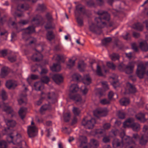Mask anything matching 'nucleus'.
Masks as SVG:
<instances>
[{
  "instance_id": "obj_62",
  "label": "nucleus",
  "mask_w": 148,
  "mask_h": 148,
  "mask_svg": "<svg viewBox=\"0 0 148 148\" xmlns=\"http://www.w3.org/2000/svg\"><path fill=\"white\" fill-rule=\"evenodd\" d=\"M114 93L112 91H110L108 94V99H109L110 101L112 99L113 96L114 95Z\"/></svg>"
},
{
  "instance_id": "obj_27",
  "label": "nucleus",
  "mask_w": 148,
  "mask_h": 148,
  "mask_svg": "<svg viewBox=\"0 0 148 148\" xmlns=\"http://www.w3.org/2000/svg\"><path fill=\"white\" fill-rule=\"evenodd\" d=\"M5 121L6 125L8 126L13 127L15 126L16 124V121L13 120L5 119Z\"/></svg>"
},
{
  "instance_id": "obj_4",
  "label": "nucleus",
  "mask_w": 148,
  "mask_h": 148,
  "mask_svg": "<svg viewBox=\"0 0 148 148\" xmlns=\"http://www.w3.org/2000/svg\"><path fill=\"white\" fill-rule=\"evenodd\" d=\"M134 119L133 118H128L123 123L124 127L125 128L130 125L134 131H138L140 128V125L137 123H134Z\"/></svg>"
},
{
  "instance_id": "obj_14",
  "label": "nucleus",
  "mask_w": 148,
  "mask_h": 148,
  "mask_svg": "<svg viewBox=\"0 0 148 148\" xmlns=\"http://www.w3.org/2000/svg\"><path fill=\"white\" fill-rule=\"evenodd\" d=\"M53 80L57 84H59L63 81V78L61 75H54L52 77Z\"/></svg>"
},
{
  "instance_id": "obj_58",
  "label": "nucleus",
  "mask_w": 148,
  "mask_h": 148,
  "mask_svg": "<svg viewBox=\"0 0 148 148\" xmlns=\"http://www.w3.org/2000/svg\"><path fill=\"white\" fill-rule=\"evenodd\" d=\"M73 78L74 79L78 81L81 77V76L78 74H74L72 76Z\"/></svg>"
},
{
  "instance_id": "obj_10",
  "label": "nucleus",
  "mask_w": 148,
  "mask_h": 148,
  "mask_svg": "<svg viewBox=\"0 0 148 148\" xmlns=\"http://www.w3.org/2000/svg\"><path fill=\"white\" fill-rule=\"evenodd\" d=\"M135 64V62H130L128 65H126L124 71L126 73L130 74L133 72Z\"/></svg>"
},
{
  "instance_id": "obj_60",
  "label": "nucleus",
  "mask_w": 148,
  "mask_h": 148,
  "mask_svg": "<svg viewBox=\"0 0 148 148\" xmlns=\"http://www.w3.org/2000/svg\"><path fill=\"white\" fill-rule=\"evenodd\" d=\"M125 114L121 111H119L118 115L119 118L121 119H123L125 117Z\"/></svg>"
},
{
  "instance_id": "obj_7",
  "label": "nucleus",
  "mask_w": 148,
  "mask_h": 148,
  "mask_svg": "<svg viewBox=\"0 0 148 148\" xmlns=\"http://www.w3.org/2000/svg\"><path fill=\"white\" fill-rule=\"evenodd\" d=\"M47 101L48 104H47V110H50L51 109V104L56 101V96L54 92L48 93L47 95Z\"/></svg>"
},
{
  "instance_id": "obj_51",
  "label": "nucleus",
  "mask_w": 148,
  "mask_h": 148,
  "mask_svg": "<svg viewBox=\"0 0 148 148\" xmlns=\"http://www.w3.org/2000/svg\"><path fill=\"white\" fill-rule=\"evenodd\" d=\"M1 95L3 100H5L7 99V96L5 90L3 89L1 91Z\"/></svg>"
},
{
  "instance_id": "obj_39",
  "label": "nucleus",
  "mask_w": 148,
  "mask_h": 148,
  "mask_svg": "<svg viewBox=\"0 0 148 148\" xmlns=\"http://www.w3.org/2000/svg\"><path fill=\"white\" fill-rule=\"evenodd\" d=\"M96 72L97 75L99 76H103V74L102 72L101 68L98 64L97 65Z\"/></svg>"
},
{
  "instance_id": "obj_55",
  "label": "nucleus",
  "mask_w": 148,
  "mask_h": 148,
  "mask_svg": "<svg viewBox=\"0 0 148 148\" xmlns=\"http://www.w3.org/2000/svg\"><path fill=\"white\" fill-rule=\"evenodd\" d=\"M107 66L112 70H114L115 69L116 66L113 63L110 62L107 63Z\"/></svg>"
},
{
  "instance_id": "obj_29",
  "label": "nucleus",
  "mask_w": 148,
  "mask_h": 148,
  "mask_svg": "<svg viewBox=\"0 0 148 148\" xmlns=\"http://www.w3.org/2000/svg\"><path fill=\"white\" fill-rule=\"evenodd\" d=\"M27 109L25 108H21L19 111V114L21 119H23L25 116Z\"/></svg>"
},
{
  "instance_id": "obj_46",
  "label": "nucleus",
  "mask_w": 148,
  "mask_h": 148,
  "mask_svg": "<svg viewBox=\"0 0 148 148\" xmlns=\"http://www.w3.org/2000/svg\"><path fill=\"white\" fill-rule=\"evenodd\" d=\"M71 114L70 113H67L65 114L64 116V120L65 122H68L70 119Z\"/></svg>"
},
{
  "instance_id": "obj_56",
  "label": "nucleus",
  "mask_w": 148,
  "mask_h": 148,
  "mask_svg": "<svg viewBox=\"0 0 148 148\" xmlns=\"http://www.w3.org/2000/svg\"><path fill=\"white\" fill-rule=\"evenodd\" d=\"M6 143L4 141H0V148H7Z\"/></svg>"
},
{
  "instance_id": "obj_44",
  "label": "nucleus",
  "mask_w": 148,
  "mask_h": 148,
  "mask_svg": "<svg viewBox=\"0 0 148 148\" xmlns=\"http://www.w3.org/2000/svg\"><path fill=\"white\" fill-rule=\"evenodd\" d=\"M75 64V60H72L71 59H69V63L67 64V67L69 69H71L73 66Z\"/></svg>"
},
{
  "instance_id": "obj_37",
  "label": "nucleus",
  "mask_w": 148,
  "mask_h": 148,
  "mask_svg": "<svg viewBox=\"0 0 148 148\" xmlns=\"http://www.w3.org/2000/svg\"><path fill=\"white\" fill-rule=\"evenodd\" d=\"M3 110L8 114H12L13 110L12 108L9 106H5L4 107Z\"/></svg>"
},
{
  "instance_id": "obj_61",
  "label": "nucleus",
  "mask_w": 148,
  "mask_h": 148,
  "mask_svg": "<svg viewBox=\"0 0 148 148\" xmlns=\"http://www.w3.org/2000/svg\"><path fill=\"white\" fill-rule=\"evenodd\" d=\"M101 84L105 90H107L109 89L108 85L107 84V82H101Z\"/></svg>"
},
{
  "instance_id": "obj_40",
  "label": "nucleus",
  "mask_w": 148,
  "mask_h": 148,
  "mask_svg": "<svg viewBox=\"0 0 148 148\" xmlns=\"http://www.w3.org/2000/svg\"><path fill=\"white\" fill-rule=\"evenodd\" d=\"M112 79H113V82L112 83V85L113 87L115 88L118 85V77L116 76L114 77H112Z\"/></svg>"
},
{
  "instance_id": "obj_15",
  "label": "nucleus",
  "mask_w": 148,
  "mask_h": 148,
  "mask_svg": "<svg viewBox=\"0 0 148 148\" xmlns=\"http://www.w3.org/2000/svg\"><path fill=\"white\" fill-rule=\"evenodd\" d=\"M40 74L41 76V81L43 83L46 84V69L41 67V71Z\"/></svg>"
},
{
  "instance_id": "obj_38",
  "label": "nucleus",
  "mask_w": 148,
  "mask_h": 148,
  "mask_svg": "<svg viewBox=\"0 0 148 148\" xmlns=\"http://www.w3.org/2000/svg\"><path fill=\"white\" fill-rule=\"evenodd\" d=\"M26 95L25 94L24 95L21 94L20 95V99L18 100V102L20 104H21L26 100Z\"/></svg>"
},
{
  "instance_id": "obj_12",
  "label": "nucleus",
  "mask_w": 148,
  "mask_h": 148,
  "mask_svg": "<svg viewBox=\"0 0 148 148\" xmlns=\"http://www.w3.org/2000/svg\"><path fill=\"white\" fill-rule=\"evenodd\" d=\"M53 29H47V40L51 42L55 38L56 35L54 33Z\"/></svg>"
},
{
  "instance_id": "obj_11",
  "label": "nucleus",
  "mask_w": 148,
  "mask_h": 148,
  "mask_svg": "<svg viewBox=\"0 0 148 148\" xmlns=\"http://www.w3.org/2000/svg\"><path fill=\"white\" fill-rule=\"evenodd\" d=\"M112 145L114 148H122L123 143L122 140L116 138L112 142Z\"/></svg>"
},
{
  "instance_id": "obj_22",
  "label": "nucleus",
  "mask_w": 148,
  "mask_h": 148,
  "mask_svg": "<svg viewBox=\"0 0 148 148\" xmlns=\"http://www.w3.org/2000/svg\"><path fill=\"white\" fill-rule=\"evenodd\" d=\"M76 12L79 13L84 14L85 13V10L84 6L81 5H79L76 6L75 15H76Z\"/></svg>"
},
{
  "instance_id": "obj_36",
  "label": "nucleus",
  "mask_w": 148,
  "mask_h": 148,
  "mask_svg": "<svg viewBox=\"0 0 148 148\" xmlns=\"http://www.w3.org/2000/svg\"><path fill=\"white\" fill-rule=\"evenodd\" d=\"M100 103L102 105H109L111 101L108 99L103 98L101 99Z\"/></svg>"
},
{
  "instance_id": "obj_3",
  "label": "nucleus",
  "mask_w": 148,
  "mask_h": 148,
  "mask_svg": "<svg viewBox=\"0 0 148 148\" xmlns=\"http://www.w3.org/2000/svg\"><path fill=\"white\" fill-rule=\"evenodd\" d=\"M25 32L23 34V38L25 41L29 40V44H32L35 43L36 40V39L32 37H29L27 39H25V37L26 36L27 34H31L35 32V28L33 26H29L25 29Z\"/></svg>"
},
{
  "instance_id": "obj_20",
  "label": "nucleus",
  "mask_w": 148,
  "mask_h": 148,
  "mask_svg": "<svg viewBox=\"0 0 148 148\" xmlns=\"http://www.w3.org/2000/svg\"><path fill=\"white\" fill-rule=\"evenodd\" d=\"M79 140L81 141L80 145L79 147H83V148H88L87 146L85 145L87 143L86 138L85 136H81L80 137Z\"/></svg>"
},
{
  "instance_id": "obj_25",
  "label": "nucleus",
  "mask_w": 148,
  "mask_h": 148,
  "mask_svg": "<svg viewBox=\"0 0 148 148\" xmlns=\"http://www.w3.org/2000/svg\"><path fill=\"white\" fill-rule=\"evenodd\" d=\"M50 69L53 71L59 72L61 70V66L59 63H54L50 67Z\"/></svg>"
},
{
  "instance_id": "obj_57",
  "label": "nucleus",
  "mask_w": 148,
  "mask_h": 148,
  "mask_svg": "<svg viewBox=\"0 0 148 148\" xmlns=\"http://www.w3.org/2000/svg\"><path fill=\"white\" fill-rule=\"evenodd\" d=\"M114 43L116 46L118 48H120L122 44L121 42L117 39H115Z\"/></svg>"
},
{
  "instance_id": "obj_2",
  "label": "nucleus",
  "mask_w": 148,
  "mask_h": 148,
  "mask_svg": "<svg viewBox=\"0 0 148 148\" xmlns=\"http://www.w3.org/2000/svg\"><path fill=\"white\" fill-rule=\"evenodd\" d=\"M136 74L140 79L143 78L145 74L148 76V62L145 65L142 64L138 65Z\"/></svg>"
},
{
  "instance_id": "obj_54",
  "label": "nucleus",
  "mask_w": 148,
  "mask_h": 148,
  "mask_svg": "<svg viewBox=\"0 0 148 148\" xmlns=\"http://www.w3.org/2000/svg\"><path fill=\"white\" fill-rule=\"evenodd\" d=\"M104 92L101 89L99 88L97 90V94L99 97L104 95Z\"/></svg>"
},
{
  "instance_id": "obj_47",
  "label": "nucleus",
  "mask_w": 148,
  "mask_h": 148,
  "mask_svg": "<svg viewBox=\"0 0 148 148\" xmlns=\"http://www.w3.org/2000/svg\"><path fill=\"white\" fill-rule=\"evenodd\" d=\"M35 89L36 90H40L41 86V84L40 82H37L35 83L34 85Z\"/></svg>"
},
{
  "instance_id": "obj_42",
  "label": "nucleus",
  "mask_w": 148,
  "mask_h": 148,
  "mask_svg": "<svg viewBox=\"0 0 148 148\" xmlns=\"http://www.w3.org/2000/svg\"><path fill=\"white\" fill-rule=\"evenodd\" d=\"M83 82L86 85H88L91 82V78L89 76L85 77L84 79Z\"/></svg>"
},
{
  "instance_id": "obj_33",
  "label": "nucleus",
  "mask_w": 148,
  "mask_h": 148,
  "mask_svg": "<svg viewBox=\"0 0 148 148\" xmlns=\"http://www.w3.org/2000/svg\"><path fill=\"white\" fill-rule=\"evenodd\" d=\"M29 22V21L28 20H21L19 21L18 23L16 24L14 22H13L12 24V25L13 26L15 24H16L17 25H23L28 24Z\"/></svg>"
},
{
  "instance_id": "obj_34",
  "label": "nucleus",
  "mask_w": 148,
  "mask_h": 148,
  "mask_svg": "<svg viewBox=\"0 0 148 148\" xmlns=\"http://www.w3.org/2000/svg\"><path fill=\"white\" fill-rule=\"evenodd\" d=\"M129 99L126 98H122L120 101L121 104L123 106H126L129 103Z\"/></svg>"
},
{
  "instance_id": "obj_1",
  "label": "nucleus",
  "mask_w": 148,
  "mask_h": 148,
  "mask_svg": "<svg viewBox=\"0 0 148 148\" xmlns=\"http://www.w3.org/2000/svg\"><path fill=\"white\" fill-rule=\"evenodd\" d=\"M97 14L100 16L95 18V20L97 24V27H95L93 23L89 25L90 31L97 34H100L102 33L101 29L105 27L106 25L107 22L110 19V15L107 12L99 10Z\"/></svg>"
},
{
  "instance_id": "obj_21",
  "label": "nucleus",
  "mask_w": 148,
  "mask_h": 148,
  "mask_svg": "<svg viewBox=\"0 0 148 148\" xmlns=\"http://www.w3.org/2000/svg\"><path fill=\"white\" fill-rule=\"evenodd\" d=\"M16 84L14 81L9 80L7 82L6 84V87L9 89H13L17 86Z\"/></svg>"
},
{
  "instance_id": "obj_49",
  "label": "nucleus",
  "mask_w": 148,
  "mask_h": 148,
  "mask_svg": "<svg viewBox=\"0 0 148 148\" xmlns=\"http://www.w3.org/2000/svg\"><path fill=\"white\" fill-rule=\"evenodd\" d=\"M126 66L123 63H121L119 65L118 68L121 71H124Z\"/></svg>"
},
{
  "instance_id": "obj_9",
  "label": "nucleus",
  "mask_w": 148,
  "mask_h": 148,
  "mask_svg": "<svg viewBox=\"0 0 148 148\" xmlns=\"http://www.w3.org/2000/svg\"><path fill=\"white\" fill-rule=\"evenodd\" d=\"M38 130L35 126H29L27 128V132L30 138L35 137L37 134Z\"/></svg>"
},
{
  "instance_id": "obj_41",
  "label": "nucleus",
  "mask_w": 148,
  "mask_h": 148,
  "mask_svg": "<svg viewBox=\"0 0 148 148\" xmlns=\"http://www.w3.org/2000/svg\"><path fill=\"white\" fill-rule=\"evenodd\" d=\"M54 57H55L56 59L58 60V62L62 61L63 62H64V56L62 55H56Z\"/></svg>"
},
{
  "instance_id": "obj_45",
  "label": "nucleus",
  "mask_w": 148,
  "mask_h": 148,
  "mask_svg": "<svg viewBox=\"0 0 148 148\" xmlns=\"http://www.w3.org/2000/svg\"><path fill=\"white\" fill-rule=\"evenodd\" d=\"M111 40V38L110 37L106 38L102 40V44L104 45H106L109 43Z\"/></svg>"
},
{
  "instance_id": "obj_23",
  "label": "nucleus",
  "mask_w": 148,
  "mask_h": 148,
  "mask_svg": "<svg viewBox=\"0 0 148 148\" xmlns=\"http://www.w3.org/2000/svg\"><path fill=\"white\" fill-rule=\"evenodd\" d=\"M8 73V68L7 67L4 66L1 69L0 75L2 78H4L7 76Z\"/></svg>"
},
{
  "instance_id": "obj_5",
  "label": "nucleus",
  "mask_w": 148,
  "mask_h": 148,
  "mask_svg": "<svg viewBox=\"0 0 148 148\" xmlns=\"http://www.w3.org/2000/svg\"><path fill=\"white\" fill-rule=\"evenodd\" d=\"M13 143L16 146V147H14L13 148H27L26 142L22 139L20 134L17 135Z\"/></svg>"
},
{
  "instance_id": "obj_13",
  "label": "nucleus",
  "mask_w": 148,
  "mask_h": 148,
  "mask_svg": "<svg viewBox=\"0 0 148 148\" xmlns=\"http://www.w3.org/2000/svg\"><path fill=\"white\" fill-rule=\"evenodd\" d=\"M71 99L75 101V103L77 104H80L84 103V101L82 100L81 96L78 94L71 95L70 96Z\"/></svg>"
},
{
  "instance_id": "obj_16",
  "label": "nucleus",
  "mask_w": 148,
  "mask_h": 148,
  "mask_svg": "<svg viewBox=\"0 0 148 148\" xmlns=\"http://www.w3.org/2000/svg\"><path fill=\"white\" fill-rule=\"evenodd\" d=\"M42 58L43 56L39 52L34 54L31 58L32 60L34 62H39L42 60Z\"/></svg>"
},
{
  "instance_id": "obj_8",
  "label": "nucleus",
  "mask_w": 148,
  "mask_h": 148,
  "mask_svg": "<svg viewBox=\"0 0 148 148\" xmlns=\"http://www.w3.org/2000/svg\"><path fill=\"white\" fill-rule=\"evenodd\" d=\"M54 19L51 14L47 12V29H53L55 25L53 22Z\"/></svg>"
},
{
  "instance_id": "obj_18",
  "label": "nucleus",
  "mask_w": 148,
  "mask_h": 148,
  "mask_svg": "<svg viewBox=\"0 0 148 148\" xmlns=\"http://www.w3.org/2000/svg\"><path fill=\"white\" fill-rule=\"evenodd\" d=\"M139 47L143 51L146 52L148 51V44L146 41L140 42L139 44Z\"/></svg>"
},
{
  "instance_id": "obj_64",
  "label": "nucleus",
  "mask_w": 148,
  "mask_h": 148,
  "mask_svg": "<svg viewBox=\"0 0 148 148\" xmlns=\"http://www.w3.org/2000/svg\"><path fill=\"white\" fill-rule=\"evenodd\" d=\"M87 5L88 6H94L95 5V4L94 1L92 0H90L87 3Z\"/></svg>"
},
{
  "instance_id": "obj_53",
  "label": "nucleus",
  "mask_w": 148,
  "mask_h": 148,
  "mask_svg": "<svg viewBox=\"0 0 148 148\" xmlns=\"http://www.w3.org/2000/svg\"><path fill=\"white\" fill-rule=\"evenodd\" d=\"M77 22L79 26H82L83 25V20L79 17L76 18Z\"/></svg>"
},
{
  "instance_id": "obj_17",
  "label": "nucleus",
  "mask_w": 148,
  "mask_h": 148,
  "mask_svg": "<svg viewBox=\"0 0 148 148\" xmlns=\"http://www.w3.org/2000/svg\"><path fill=\"white\" fill-rule=\"evenodd\" d=\"M147 115V114L140 112L137 114L136 116V119L141 122H144L147 119L146 116Z\"/></svg>"
},
{
  "instance_id": "obj_59",
  "label": "nucleus",
  "mask_w": 148,
  "mask_h": 148,
  "mask_svg": "<svg viewBox=\"0 0 148 148\" xmlns=\"http://www.w3.org/2000/svg\"><path fill=\"white\" fill-rule=\"evenodd\" d=\"M13 136L11 134L8 135L7 138V139L9 143L13 142L14 141H13Z\"/></svg>"
},
{
  "instance_id": "obj_48",
  "label": "nucleus",
  "mask_w": 148,
  "mask_h": 148,
  "mask_svg": "<svg viewBox=\"0 0 148 148\" xmlns=\"http://www.w3.org/2000/svg\"><path fill=\"white\" fill-rule=\"evenodd\" d=\"M19 8H21V9H24L25 10H27L29 8V5L26 4H22L21 6L19 5L17 8L18 10H19L18 9Z\"/></svg>"
},
{
  "instance_id": "obj_6",
  "label": "nucleus",
  "mask_w": 148,
  "mask_h": 148,
  "mask_svg": "<svg viewBox=\"0 0 148 148\" xmlns=\"http://www.w3.org/2000/svg\"><path fill=\"white\" fill-rule=\"evenodd\" d=\"M95 123V119H92L88 120L86 117H84L82 119L81 124L84 127L88 129H92Z\"/></svg>"
},
{
  "instance_id": "obj_24",
  "label": "nucleus",
  "mask_w": 148,
  "mask_h": 148,
  "mask_svg": "<svg viewBox=\"0 0 148 148\" xmlns=\"http://www.w3.org/2000/svg\"><path fill=\"white\" fill-rule=\"evenodd\" d=\"M126 85L127 88L128 89L130 92L134 93L136 92V89L134 85L129 82L127 83Z\"/></svg>"
},
{
  "instance_id": "obj_63",
  "label": "nucleus",
  "mask_w": 148,
  "mask_h": 148,
  "mask_svg": "<svg viewBox=\"0 0 148 148\" xmlns=\"http://www.w3.org/2000/svg\"><path fill=\"white\" fill-rule=\"evenodd\" d=\"M8 60L11 62H13L16 61V56H10L8 57Z\"/></svg>"
},
{
  "instance_id": "obj_32",
  "label": "nucleus",
  "mask_w": 148,
  "mask_h": 148,
  "mask_svg": "<svg viewBox=\"0 0 148 148\" xmlns=\"http://www.w3.org/2000/svg\"><path fill=\"white\" fill-rule=\"evenodd\" d=\"M147 142V138L142 135L139 138V144L141 145H145Z\"/></svg>"
},
{
  "instance_id": "obj_43",
  "label": "nucleus",
  "mask_w": 148,
  "mask_h": 148,
  "mask_svg": "<svg viewBox=\"0 0 148 148\" xmlns=\"http://www.w3.org/2000/svg\"><path fill=\"white\" fill-rule=\"evenodd\" d=\"M110 57L113 61H115L119 59V54L115 53H113L110 56Z\"/></svg>"
},
{
  "instance_id": "obj_28",
  "label": "nucleus",
  "mask_w": 148,
  "mask_h": 148,
  "mask_svg": "<svg viewBox=\"0 0 148 148\" xmlns=\"http://www.w3.org/2000/svg\"><path fill=\"white\" fill-rule=\"evenodd\" d=\"M139 138V136L138 134L137 133L133 134L132 138H130L129 136L127 137V139H126L130 140V142L131 143L135 144V141L133 140V139L135 140H137Z\"/></svg>"
},
{
  "instance_id": "obj_50",
  "label": "nucleus",
  "mask_w": 148,
  "mask_h": 148,
  "mask_svg": "<svg viewBox=\"0 0 148 148\" xmlns=\"http://www.w3.org/2000/svg\"><path fill=\"white\" fill-rule=\"evenodd\" d=\"M72 111L74 115H78L80 112L79 108L75 107H73Z\"/></svg>"
},
{
  "instance_id": "obj_30",
  "label": "nucleus",
  "mask_w": 148,
  "mask_h": 148,
  "mask_svg": "<svg viewBox=\"0 0 148 148\" xmlns=\"http://www.w3.org/2000/svg\"><path fill=\"white\" fill-rule=\"evenodd\" d=\"M86 64L84 63L83 61H80L78 64V68L80 71H83L84 69L86 67Z\"/></svg>"
},
{
  "instance_id": "obj_26",
  "label": "nucleus",
  "mask_w": 148,
  "mask_h": 148,
  "mask_svg": "<svg viewBox=\"0 0 148 148\" xmlns=\"http://www.w3.org/2000/svg\"><path fill=\"white\" fill-rule=\"evenodd\" d=\"M106 113L105 110L103 109L97 110L94 112V115L98 116H103L104 114Z\"/></svg>"
},
{
  "instance_id": "obj_31",
  "label": "nucleus",
  "mask_w": 148,
  "mask_h": 148,
  "mask_svg": "<svg viewBox=\"0 0 148 148\" xmlns=\"http://www.w3.org/2000/svg\"><path fill=\"white\" fill-rule=\"evenodd\" d=\"M78 87L77 84H72L70 88V92L72 93H75L78 90Z\"/></svg>"
},
{
  "instance_id": "obj_19",
  "label": "nucleus",
  "mask_w": 148,
  "mask_h": 148,
  "mask_svg": "<svg viewBox=\"0 0 148 148\" xmlns=\"http://www.w3.org/2000/svg\"><path fill=\"white\" fill-rule=\"evenodd\" d=\"M43 20V19L41 16L39 15H36L33 17L32 20V22L33 24L38 25L40 23L41 21Z\"/></svg>"
},
{
  "instance_id": "obj_52",
  "label": "nucleus",
  "mask_w": 148,
  "mask_h": 148,
  "mask_svg": "<svg viewBox=\"0 0 148 148\" xmlns=\"http://www.w3.org/2000/svg\"><path fill=\"white\" fill-rule=\"evenodd\" d=\"M46 111V105L45 104L41 106L40 109V112L41 114H45Z\"/></svg>"
},
{
  "instance_id": "obj_35",
  "label": "nucleus",
  "mask_w": 148,
  "mask_h": 148,
  "mask_svg": "<svg viewBox=\"0 0 148 148\" xmlns=\"http://www.w3.org/2000/svg\"><path fill=\"white\" fill-rule=\"evenodd\" d=\"M133 27L134 29L140 31H142L143 28L142 25L139 23L134 24L133 25Z\"/></svg>"
}]
</instances>
